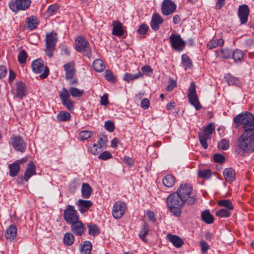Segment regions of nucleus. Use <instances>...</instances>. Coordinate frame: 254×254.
I'll return each instance as SVG.
<instances>
[{
  "instance_id": "obj_25",
  "label": "nucleus",
  "mask_w": 254,
  "mask_h": 254,
  "mask_svg": "<svg viewBox=\"0 0 254 254\" xmlns=\"http://www.w3.org/2000/svg\"><path fill=\"white\" fill-rule=\"evenodd\" d=\"M39 22L37 17L32 16L27 18L25 26L27 28L33 30L37 28Z\"/></svg>"
},
{
  "instance_id": "obj_32",
  "label": "nucleus",
  "mask_w": 254,
  "mask_h": 254,
  "mask_svg": "<svg viewBox=\"0 0 254 254\" xmlns=\"http://www.w3.org/2000/svg\"><path fill=\"white\" fill-rule=\"evenodd\" d=\"M142 77H143V74L140 71H138L137 73L135 74L126 73L124 74L123 79L127 82H129L131 81L137 79Z\"/></svg>"
},
{
  "instance_id": "obj_51",
  "label": "nucleus",
  "mask_w": 254,
  "mask_h": 254,
  "mask_svg": "<svg viewBox=\"0 0 254 254\" xmlns=\"http://www.w3.org/2000/svg\"><path fill=\"white\" fill-rule=\"evenodd\" d=\"M59 9V6L57 4H51L48 7L47 12L49 16L53 15L58 11Z\"/></svg>"
},
{
  "instance_id": "obj_57",
  "label": "nucleus",
  "mask_w": 254,
  "mask_h": 254,
  "mask_svg": "<svg viewBox=\"0 0 254 254\" xmlns=\"http://www.w3.org/2000/svg\"><path fill=\"white\" fill-rule=\"evenodd\" d=\"M112 157V154L108 151H105L102 152L98 156V158L103 160H106Z\"/></svg>"
},
{
  "instance_id": "obj_23",
  "label": "nucleus",
  "mask_w": 254,
  "mask_h": 254,
  "mask_svg": "<svg viewBox=\"0 0 254 254\" xmlns=\"http://www.w3.org/2000/svg\"><path fill=\"white\" fill-rule=\"evenodd\" d=\"M36 166L33 162L31 161L28 164L24 177L25 181L28 182L32 176L36 174Z\"/></svg>"
},
{
  "instance_id": "obj_59",
  "label": "nucleus",
  "mask_w": 254,
  "mask_h": 254,
  "mask_svg": "<svg viewBox=\"0 0 254 254\" xmlns=\"http://www.w3.org/2000/svg\"><path fill=\"white\" fill-rule=\"evenodd\" d=\"M213 160L215 162L222 163L225 161V157L219 154H215L213 156Z\"/></svg>"
},
{
  "instance_id": "obj_43",
  "label": "nucleus",
  "mask_w": 254,
  "mask_h": 254,
  "mask_svg": "<svg viewBox=\"0 0 254 254\" xmlns=\"http://www.w3.org/2000/svg\"><path fill=\"white\" fill-rule=\"evenodd\" d=\"M70 114L67 112L62 111L57 115V119L59 121L64 122L69 120Z\"/></svg>"
},
{
  "instance_id": "obj_35",
  "label": "nucleus",
  "mask_w": 254,
  "mask_h": 254,
  "mask_svg": "<svg viewBox=\"0 0 254 254\" xmlns=\"http://www.w3.org/2000/svg\"><path fill=\"white\" fill-rule=\"evenodd\" d=\"M93 69L97 72L103 71L105 68L103 62L101 59H97L94 61L92 64Z\"/></svg>"
},
{
  "instance_id": "obj_9",
  "label": "nucleus",
  "mask_w": 254,
  "mask_h": 254,
  "mask_svg": "<svg viewBox=\"0 0 254 254\" xmlns=\"http://www.w3.org/2000/svg\"><path fill=\"white\" fill-rule=\"evenodd\" d=\"M33 71L36 73H43L40 75L41 79L46 78L49 74V68L45 66L43 61L41 59H37L34 61L32 64Z\"/></svg>"
},
{
  "instance_id": "obj_1",
  "label": "nucleus",
  "mask_w": 254,
  "mask_h": 254,
  "mask_svg": "<svg viewBox=\"0 0 254 254\" xmlns=\"http://www.w3.org/2000/svg\"><path fill=\"white\" fill-rule=\"evenodd\" d=\"M237 126L242 125L243 132L237 139V147L241 152H254V115L249 112L241 113L233 119Z\"/></svg>"
},
{
  "instance_id": "obj_16",
  "label": "nucleus",
  "mask_w": 254,
  "mask_h": 254,
  "mask_svg": "<svg viewBox=\"0 0 254 254\" xmlns=\"http://www.w3.org/2000/svg\"><path fill=\"white\" fill-rule=\"evenodd\" d=\"M70 224H71V230L74 234L77 236L82 235L84 232L85 228L79 219Z\"/></svg>"
},
{
  "instance_id": "obj_33",
  "label": "nucleus",
  "mask_w": 254,
  "mask_h": 254,
  "mask_svg": "<svg viewBox=\"0 0 254 254\" xmlns=\"http://www.w3.org/2000/svg\"><path fill=\"white\" fill-rule=\"evenodd\" d=\"M8 168L9 169V176L11 177L17 176L20 170V165L17 162L9 164Z\"/></svg>"
},
{
  "instance_id": "obj_20",
  "label": "nucleus",
  "mask_w": 254,
  "mask_h": 254,
  "mask_svg": "<svg viewBox=\"0 0 254 254\" xmlns=\"http://www.w3.org/2000/svg\"><path fill=\"white\" fill-rule=\"evenodd\" d=\"M78 210L83 213L86 212L93 205L90 200L79 199L76 203Z\"/></svg>"
},
{
  "instance_id": "obj_19",
  "label": "nucleus",
  "mask_w": 254,
  "mask_h": 254,
  "mask_svg": "<svg viewBox=\"0 0 254 254\" xmlns=\"http://www.w3.org/2000/svg\"><path fill=\"white\" fill-rule=\"evenodd\" d=\"M113 27L112 29V34L118 37H121L124 35L125 30L123 25L119 21H114L112 23Z\"/></svg>"
},
{
  "instance_id": "obj_4",
  "label": "nucleus",
  "mask_w": 254,
  "mask_h": 254,
  "mask_svg": "<svg viewBox=\"0 0 254 254\" xmlns=\"http://www.w3.org/2000/svg\"><path fill=\"white\" fill-rule=\"evenodd\" d=\"M75 47L77 51L82 52L84 56L88 58L91 57V51L88 41L83 36L77 37L75 40Z\"/></svg>"
},
{
  "instance_id": "obj_22",
  "label": "nucleus",
  "mask_w": 254,
  "mask_h": 254,
  "mask_svg": "<svg viewBox=\"0 0 254 254\" xmlns=\"http://www.w3.org/2000/svg\"><path fill=\"white\" fill-rule=\"evenodd\" d=\"M223 175L227 182L232 183L235 180V171L232 168L225 169L223 171Z\"/></svg>"
},
{
  "instance_id": "obj_27",
  "label": "nucleus",
  "mask_w": 254,
  "mask_h": 254,
  "mask_svg": "<svg viewBox=\"0 0 254 254\" xmlns=\"http://www.w3.org/2000/svg\"><path fill=\"white\" fill-rule=\"evenodd\" d=\"M16 96L19 99H22L26 96V86L22 82H19L16 84Z\"/></svg>"
},
{
  "instance_id": "obj_48",
  "label": "nucleus",
  "mask_w": 254,
  "mask_h": 254,
  "mask_svg": "<svg viewBox=\"0 0 254 254\" xmlns=\"http://www.w3.org/2000/svg\"><path fill=\"white\" fill-rule=\"evenodd\" d=\"M148 29L149 27L148 25L145 23H142L139 26V28L137 30V32L140 35L145 37V36L147 34Z\"/></svg>"
},
{
  "instance_id": "obj_13",
  "label": "nucleus",
  "mask_w": 254,
  "mask_h": 254,
  "mask_svg": "<svg viewBox=\"0 0 254 254\" xmlns=\"http://www.w3.org/2000/svg\"><path fill=\"white\" fill-rule=\"evenodd\" d=\"M161 9L163 15H169L176 11L177 5L171 0H164L162 2Z\"/></svg>"
},
{
  "instance_id": "obj_8",
  "label": "nucleus",
  "mask_w": 254,
  "mask_h": 254,
  "mask_svg": "<svg viewBox=\"0 0 254 254\" xmlns=\"http://www.w3.org/2000/svg\"><path fill=\"white\" fill-rule=\"evenodd\" d=\"M188 97L190 104L194 107L196 110L198 111L201 108L198 98L196 95L194 82H191L188 90Z\"/></svg>"
},
{
  "instance_id": "obj_5",
  "label": "nucleus",
  "mask_w": 254,
  "mask_h": 254,
  "mask_svg": "<svg viewBox=\"0 0 254 254\" xmlns=\"http://www.w3.org/2000/svg\"><path fill=\"white\" fill-rule=\"evenodd\" d=\"M169 42L171 48L178 52L183 51L186 45L179 34L172 33L169 37Z\"/></svg>"
},
{
  "instance_id": "obj_42",
  "label": "nucleus",
  "mask_w": 254,
  "mask_h": 254,
  "mask_svg": "<svg viewBox=\"0 0 254 254\" xmlns=\"http://www.w3.org/2000/svg\"><path fill=\"white\" fill-rule=\"evenodd\" d=\"M182 63L185 68H190L192 65V62L189 57L186 54H183L182 56Z\"/></svg>"
},
{
  "instance_id": "obj_31",
  "label": "nucleus",
  "mask_w": 254,
  "mask_h": 254,
  "mask_svg": "<svg viewBox=\"0 0 254 254\" xmlns=\"http://www.w3.org/2000/svg\"><path fill=\"white\" fill-rule=\"evenodd\" d=\"M91 187L87 183H83L82 185V196L84 198H88L92 192Z\"/></svg>"
},
{
  "instance_id": "obj_53",
  "label": "nucleus",
  "mask_w": 254,
  "mask_h": 254,
  "mask_svg": "<svg viewBox=\"0 0 254 254\" xmlns=\"http://www.w3.org/2000/svg\"><path fill=\"white\" fill-rule=\"evenodd\" d=\"M92 135V132L88 130L81 131L79 133V136L82 140H86Z\"/></svg>"
},
{
  "instance_id": "obj_21",
  "label": "nucleus",
  "mask_w": 254,
  "mask_h": 254,
  "mask_svg": "<svg viewBox=\"0 0 254 254\" xmlns=\"http://www.w3.org/2000/svg\"><path fill=\"white\" fill-rule=\"evenodd\" d=\"M58 41L57 34L52 32L46 34V43L47 48H55Z\"/></svg>"
},
{
  "instance_id": "obj_58",
  "label": "nucleus",
  "mask_w": 254,
  "mask_h": 254,
  "mask_svg": "<svg viewBox=\"0 0 254 254\" xmlns=\"http://www.w3.org/2000/svg\"><path fill=\"white\" fill-rule=\"evenodd\" d=\"M123 160L125 164L130 167L132 166L134 163V159L127 156H125L123 158Z\"/></svg>"
},
{
  "instance_id": "obj_55",
  "label": "nucleus",
  "mask_w": 254,
  "mask_h": 254,
  "mask_svg": "<svg viewBox=\"0 0 254 254\" xmlns=\"http://www.w3.org/2000/svg\"><path fill=\"white\" fill-rule=\"evenodd\" d=\"M102 151V148L96 143L93 144L92 147H90V151L92 154L94 155L100 153Z\"/></svg>"
},
{
  "instance_id": "obj_15",
  "label": "nucleus",
  "mask_w": 254,
  "mask_h": 254,
  "mask_svg": "<svg viewBox=\"0 0 254 254\" xmlns=\"http://www.w3.org/2000/svg\"><path fill=\"white\" fill-rule=\"evenodd\" d=\"M250 10L248 6L243 4L239 6L238 9V16L241 24H245L248 20Z\"/></svg>"
},
{
  "instance_id": "obj_30",
  "label": "nucleus",
  "mask_w": 254,
  "mask_h": 254,
  "mask_svg": "<svg viewBox=\"0 0 254 254\" xmlns=\"http://www.w3.org/2000/svg\"><path fill=\"white\" fill-rule=\"evenodd\" d=\"M162 183L166 187H172L175 184V178L173 175H167L163 178Z\"/></svg>"
},
{
  "instance_id": "obj_64",
  "label": "nucleus",
  "mask_w": 254,
  "mask_h": 254,
  "mask_svg": "<svg viewBox=\"0 0 254 254\" xmlns=\"http://www.w3.org/2000/svg\"><path fill=\"white\" fill-rule=\"evenodd\" d=\"M7 73V68L3 65L0 66V79L4 77Z\"/></svg>"
},
{
  "instance_id": "obj_37",
  "label": "nucleus",
  "mask_w": 254,
  "mask_h": 254,
  "mask_svg": "<svg viewBox=\"0 0 254 254\" xmlns=\"http://www.w3.org/2000/svg\"><path fill=\"white\" fill-rule=\"evenodd\" d=\"M87 227L88 228V234L95 237L100 233V229L96 224L89 223L87 224Z\"/></svg>"
},
{
  "instance_id": "obj_3",
  "label": "nucleus",
  "mask_w": 254,
  "mask_h": 254,
  "mask_svg": "<svg viewBox=\"0 0 254 254\" xmlns=\"http://www.w3.org/2000/svg\"><path fill=\"white\" fill-rule=\"evenodd\" d=\"M166 203L170 211L177 217L181 215V208L186 204L176 191L168 196Z\"/></svg>"
},
{
  "instance_id": "obj_7",
  "label": "nucleus",
  "mask_w": 254,
  "mask_h": 254,
  "mask_svg": "<svg viewBox=\"0 0 254 254\" xmlns=\"http://www.w3.org/2000/svg\"><path fill=\"white\" fill-rule=\"evenodd\" d=\"M215 130L212 123L209 124L204 129L203 132L199 133V140L202 147L206 149L208 147L207 140Z\"/></svg>"
},
{
  "instance_id": "obj_2",
  "label": "nucleus",
  "mask_w": 254,
  "mask_h": 254,
  "mask_svg": "<svg viewBox=\"0 0 254 254\" xmlns=\"http://www.w3.org/2000/svg\"><path fill=\"white\" fill-rule=\"evenodd\" d=\"M184 202L189 205H193L196 200V195L193 191L192 186L189 184H181L176 191Z\"/></svg>"
},
{
  "instance_id": "obj_24",
  "label": "nucleus",
  "mask_w": 254,
  "mask_h": 254,
  "mask_svg": "<svg viewBox=\"0 0 254 254\" xmlns=\"http://www.w3.org/2000/svg\"><path fill=\"white\" fill-rule=\"evenodd\" d=\"M167 238L176 248H180L184 244L183 240L177 235L168 234Z\"/></svg>"
},
{
  "instance_id": "obj_49",
  "label": "nucleus",
  "mask_w": 254,
  "mask_h": 254,
  "mask_svg": "<svg viewBox=\"0 0 254 254\" xmlns=\"http://www.w3.org/2000/svg\"><path fill=\"white\" fill-rule=\"evenodd\" d=\"M216 215L220 217H229L231 212L228 209H221L216 212Z\"/></svg>"
},
{
  "instance_id": "obj_12",
  "label": "nucleus",
  "mask_w": 254,
  "mask_h": 254,
  "mask_svg": "<svg viewBox=\"0 0 254 254\" xmlns=\"http://www.w3.org/2000/svg\"><path fill=\"white\" fill-rule=\"evenodd\" d=\"M126 203L121 201H116L113 206L112 215L116 219H120L127 210Z\"/></svg>"
},
{
  "instance_id": "obj_60",
  "label": "nucleus",
  "mask_w": 254,
  "mask_h": 254,
  "mask_svg": "<svg viewBox=\"0 0 254 254\" xmlns=\"http://www.w3.org/2000/svg\"><path fill=\"white\" fill-rule=\"evenodd\" d=\"M200 245L201 247V251L203 253H206L209 248V245L207 242L204 240H202L200 242Z\"/></svg>"
},
{
  "instance_id": "obj_50",
  "label": "nucleus",
  "mask_w": 254,
  "mask_h": 254,
  "mask_svg": "<svg viewBox=\"0 0 254 254\" xmlns=\"http://www.w3.org/2000/svg\"><path fill=\"white\" fill-rule=\"evenodd\" d=\"M105 79L109 82L112 83H115L116 82V79L113 74V72L107 69L105 71Z\"/></svg>"
},
{
  "instance_id": "obj_36",
  "label": "nucleus",
  "mask_w": 254,
  "mask_h": 254,
  "mask_svg": "<svg viewBox=\"0 0 254 254\" xmlns=\"http://www.w3.org/2000/svg\"><path fill=\"white\" fill-rule=\"evenodd\" d=\"M92 249V243L89 241H85L82 245L81 252L82 254H90Z\"/></svg>"
},
{
  "instance_id": "obj_38",
  "label": "nucleus",
  "mask_w": 254,
  "mask_h": 254,
  "mask_svg": "<svg viewBox=\"0 0 254 254\" xmlns=\"http://www.w3.org/2000/svg\"><path fill=\"white\" fill-rule=\"evenodd\" d=\"M218 205L226 208L229 210L234 209V206L230 199H221L217 202Z\"/></svg>"
},
{
  "instance_id": "obj_52",
  "label": "nucleus",
  "mask_w": 254,
  "mask_h": 254,
  "mask_svg": "<svg viewBox=\"0 0 254 254\" xmlns=\"http://www.w3.org/2000/svg\"><path fill=\"white\" fill-rule=\"evenodd\" d=\"M17 58L18 62L20 64H24L26 61L27 55L24 50H22L19 52Z\"/></svg>"
},
{
  "instance_id": "obj_47",
  "label": "nucleus",
  "mask_w": 254,
  "mask_h": 254,
  "mask_svg": "<svg viewBox=\"0 0 254 254\" xmlns=\"http://www.w3.org/2000/svg\"><path fill=\"white\" fill-rule=\"evenodd\" d=\"M217 147L223 150H227L230 147L229 141L226 139H222L217 144Z\"/></svg>"
},
{
  "instance_id": "obj_63",
  "label": "nucleus",
  "mask_w": 254,
  "mask_h": 254,
  "mask_svg": "<svg viewBox=\"0 0 254 254\" xmlns=\"http://www.w3.org/2000/svg\"><path fill=\"white\" fill-rule=\"evenodd\" d=\"M141 107L144 109H147L149 107L150 102L147 98L143 99L140 103Z\"/></svg>"
},
{
  "instance_id": "obj_44",
  "label": "nucleus",
  "mask_w": 254,
  "mask_h": 254,
  "mask_svg": "<svg viewBox=\"0 0 254 254\" xmlns=\"http://www.w3.org/2000/svg\"><path fill=\"white\" fill-rule=\"evenodd\" d=\"M84 93V90H80L75 87H71L69 89V94L73 97H80Z\"/></svg>"
},
{
  "instance_id": "obj_6",
  "label": "nucleus",
  "mask_w": 254,
  "mask_h": 254,
  "mask_svg": "<svg viewBox=\"0 0 254 254\" xmlns=\"http://www.w3.org/2000/svg\"><path fill=\"white\" fill-rule=\"evenodd\" d=\"M31 3V0H12L9 3V7L12 11L17 12L27 9Z\"/></svg>"
},
{
  "instance_id": "obj_29",
  "label": "nucleus",
  "mask_w": 254,
  "mask_h": 254,
  "mask_svg": "<svg viewBox=\"0 0 254 254\" xmlns=\"http://www.w3.org/2000/svg\"><path fill=\"white\" fill-rule=\"evenodd\" d=\"M201 218L203 221L208 224L212 223L214 220V217L208 210H205L201 213Z\"/></svg>"
},
{
  "instance_id": "obj_56",
  "label": "nucleus",
  "mask_w": 254,
  "mask_h": 254,
  "mask_svg": "<svg viewBox=\"0 0 254 254\" xmlns=\"http://www.w3.org/2000/svg\"><path fill=\"white\" fill-rule=\"evenodd\" d=\"M107 141H108L107 137L106 136L104 135V136H103L102 137H100L99 138L98 141V144H97L99 146H100V147H101L102 148L103 147H106V143H107Z\"/></svg>"
},
{
  "instance_id": "obj_41",
  "label": "nucleus",
  "mask_w": 254,
  "mask_h": 254,
  "mask_svg": "<svg viewBox=\"0 0 254 254\" xmlns=\"http://www.w3.org/2000/svg\"><path fill=\"white\" fill-rule=\"evenodd\" d=\"M63 241L66 246H71L73 243L74 236L70 233H66L64 235Z\"/></svg>"
},
{
  "instance_id": "obj_39",
  "label": "nucleus",
  "mask_w": 254,
  "mask_h": 254,
  "mask_svg": "<svg viewBox=\"0 0 254 254\" xmlns=\"http://www.w3.org/2000/svg\"><path fill=\"white\" fill-rule=\"evenodd\" d=\"M211 175L212 173L210 169L199 170L198 171V176L201 178L209 179L211 178Z\"/></svg>"
},
{
  "instance_id": "obj_46",
  "label": "nucleus",
  "mask_w": 254,
  "mask_h": 254,
  "mask_svg": "<svg viewBox=\"0 0 254 254\" xmlns=\"http://www.w3.org/2000/svg\"><path fill=\"white\" fill-rule=\"evenodd\" d=\"M148 233V228L146 225H144L142 229L139 232V237L144 242H147V240L146 239V236Z\"/></svg>"
},
{
  "instance_id": "obj_40",
  "label": "nucleus",
  "mask_w": 254,
  "mask_h": 254,
  "mask_svg": "<svg viewBox=\"0 0 254 254\" xmlns=\"http://www.w3.org/2000/svg\"><path fill=\"white\" fill-rule=\"evenodd\" d=\"M233 51L228 49H222L219 51V57L222 59H230Z\"/></svg>"
},
{
  "instance_id": "obj_28",
  "label": "nucleus",
  "mask_w": 254,
  "mask_h": 254,
  "mask_svg": "<svg viewBox=\"0 0 254 254\" xmlns=\"http://www.w3.org/2000/svg\"><path fill=\"white\" fill-rule=\"evenodd\" d=\"M224 78L229 85H236L238 87L241 85L239 79L233 76L231 74H226Z\"/></svg>"
},
{
  "instance_id": "obj_14",
  "label": "nucleus",
  "mask_w": 254,
  "mask_h": 254,
  "mask_svg": "<svg viewBox=\"0 0 254 254\" xmlns=\"http://www.w3.org/2000/svg\"><path fill=\"white\" fill-rule=\"evenodd\" d=\"M62 104L69 111H72L74 109L73 101L69 99L70 94L67 89L63 88L62 91L59 95Z\"/></svg>"
},
{
  "instance_id": "obj_54",
  "label": "nucleus",
  "mask_w": 254,
  "mask_h": 254,
  "mask_svg": "<svg viewBox=\"0 0 254 254\" xmlns=\"http://www.w3.org/2000/svg\"><path fill=\"white\" fill-rule=\"evenodd\" d=\"M105 128L109 132H113L115 129V126L114 123L111 121H107L105 122Z\"/></svg>"
},
{
  "instance_id": "obj_62",
  "label": "nucleus",
  "mask_w": 254,
  "mask_h": 254,
  "mask_svg": "<svg viewBox=\"0 0 254 254\" xmlns=\"http://www.w3.org/2000/svg\"><path fill=\"white\" fill-rule=\"evenodd\" d=\"M176 82L173 79H171L169 81V84L166 87V90L168 91H171L176 86Z\"/></svg>"
},
{
  "instance_id": "obj_17",
  "label": "nucleus",
  "mask_w": 254,
  "mask_h": 254,
  "mask_svg": "<svg viewBox=\"0 0 254 254\" xmlns=\"http://www.w3.org/2000/svg\"><path fill=\"white\" fill-rule=\"evenodd\" d=\"M164 21L163 18L158 13H155L153 14L150 26L151 28L155 31H157L159 29V25Z\"/></svg>"
},
{
  "instance_id": "obj_10",
  "label": "nucleus",
  "mask_w": 254,
  "mask_h": 254,
  "mask_svg": "<svg viewBox=\"0 0 254 254\" xmlns=\"http://www.w3.org/2000/svg\"><path fill=\"white\" fill-rule=\"evenodd\" d=\"M63 217L64 220L68 224L79 219V216L74 207L71 205H68L67 208L64 210Z\"/></svg>"
},
{
  "instance_id": "obj_34",
  "label": "nucleus",
  "mask_w": 254,
  "mask_h": 254,
  "mask_svg": "<svg viewBox=\"0 0 254 254\" xmlns=\"http://www.w3.org/2000/svg\"><path fill=\"white\" fill-rule=\"evenodd\" d=\"M223 44L224 40L222 39H216L209 41L207 44V47L209 50H212L216 48L218 46L221 47Z\"/></svg>"
},
{
  "instance_id": "obj_26",
  "label": "nucleus",
  "mask_w": 254,
  "mask_h": 254,
  "mask_svg": "<svg viewBox=\"0 0 254 254\" xmlns=\"http://www.w3.org/2000/svg\"><path fill=\"white\" fill-rule=\"evenodd\" d=\"M17 235V228L15 226L11 225L6 229V238L9 239L10 241L14 240L16 238Z\"/></svg>"
},
{
  "instance_id": "obj_18",
  "label": "nucleus",
  "mask_w": 254,
  "mask_h": 254,
  "mask_svg": "<svg viewBox=\"0 0 254 254\" xmlns=\"http://www.w3.org/2000/svg\"><path fill=\"white\" fill-rule=\"evenodd\" d=\"M64 70L65 71V78L66 80L71 79L76 72L75 65L72 62L66 64L64 65Z\"/></svg>"
},
{
  "instance_id": "obj_61",
  "label": "nucleus",
  "mask_w": 254,
  "mask_h": 254,
  "mask_svg": "<svg viewBox=\"0 0 254 254\" xmlns=\"http://www.w3.org/2000/svg\"><path fill=\"white\" fill-rule=\"evenodd\" d=\"M100 104L104 106H107L109 104L108 95L107 94L105 93L101 97Z\"/></svg>"
},
{
  "instance_id": "obj_11",
  "label": "nucleus",
  "mask_w": 254,
  "mask_h": 254,
  "mask_svg": "<svg viewBox=\"0 0 254 254\" xmlns=\"http://www.w3.org/2000/svg\"><path fill=\"white\" fill-rule=\"evenodd\" d=\"M10 144L15 150L21 153L24 152L27 147V143L18 135H13L11 137Z\"/></svg>"
},
{
  "instance_id": "obj_45",
  "label": "nucleus",
  "mask_w": 254,
  "mask_h": 254,
  "mask_svg": "<svg viewBox=\"0 0 254 254\" xmlns=\"http://www.w3.org/2000/svg\"><path fill=\"white\" fill-rule=\"evenodd\" d=\"M232 56L235 62H240L243 58V53L241 50L237 49L233 52Z\"/></svg>"
}]
</instances>
